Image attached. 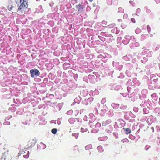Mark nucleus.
<instances>
[{"label":"nucleus","mask_w":160,"mask_h":160,"mask_svg":"<svg viewBox=\"0 0 160 160\" xmlns=\"http://www.w3.org/2000/svg\"><path fill=\"white\" fill-rule=\"evenodd\" d=\"M93 0H88V1L90 2H92Z\"/></svg>","instance_id":"obj_14"},{"label":"nucleus","mask_w":160,"mask_h":160,"mask_svg":"<svg viewBox=\"0 0 160 160\" xmlns=\"http://www.w3.org/2000/svg\"><path fill=\"white\" fill-rule=\"evenodd\" d=\"M131 20L132 21V22H133V23H135V19L134 18H131Z\"/></svg>","instance_id":"obj_9"},{"label":"nucleus","mask_w":160,"mask_h":160,"mask_svg":"<svg viewBox=\"0 0 160 160\" xmlns=\"http://www.w3.org/2000/svg\"><path fill=\"white\" fill-rule=\"evenodd\" d=\"M83 129H82V128H81V131L82 132H83L84 131H83Z\"/></svg>","instance_id":"obj_12"},{"label":"nucleus","mask_w":160,"mask_h":160,"mask_svg":"<svg viewBox=\"0 0 160 160\" xmlns=\"http://www.w3.org/2000/svg\"><path fill=\"white\" fill-rule=\"evenodd\" d=\"M44 1H46L47 0H44Z\"/></svg>","instance_id":"obj_16"},{"label":"nucleus","mask_w":160,"mask_h":160,"mask_svg":"<svg viewBox=\"0 0 160 160\" xmlns=\"http://www.w3.org/2000/svg\"><path fill=\"white\" fill-rule=\"evenodd\" d=\"M30 72L31 74V77L33 78L34 76H38L40 74V72L37 69H32L30 70Z\"/></svg>","instance_id":"obj_2"},{"label":"nucleus","mask_w":160,"mask_h":160,"mask_svg":"<svg viewBox=\"0 0 160 160\" xmlns=\"http://www.w3.org/2000/svg\"><path fill=\"white\" fill-rule=\"evenodd\" d=\"M72 118H70V119H69V122L71 120H72Z\"/></svg>","instance_id":"obj_13"},{"label":"nucleus","mask_w":160,"mask_h":160,"mask_svg":"<svg viewBox=\"0 0 160 160\" xmlns=\"http://www.w3.org/2000/svg\"><path fill=\"white\" fill-rule=\"evenodd\" d=\"M125 131L126 132V133L127 134L130 133L131 132V129L128 128H126Z\"/></svg>","instance_id":"obj_6"},{"label":"nucleus","mask_w":160,"mask_h":160,"mask_svg":"<svg viewBox=\"0 0 160 160\" xmlns=\"http://www.w3.org/2000/svg\"><path fill=\"white\" fill-rule=\"evenodd\" d=\"M118 21L119 22H122V20L121 19H118Z\"/></svg>","instance_id":"obj_11"},{"label":"nucleus","mask_w":160,"mask_h":160,"mask_svg":"<svg viewBox=\"0 0 160 160\" xmlns=\"http://www.w3.org/2000/svg\"><path fill=\"white\" fill-rule=\"evenodd\" d=\"M12 8H13V7H12V8H10V9H12Z\"/></svg>","instance_id":"obj_15"},{"label":"nucleus","mask_w":160,"mask_h":160,"mask_svg":"<svg viewBox=\"0 0 160 160\" xmlns=\"http://www.w3.org/2000/svg\"><path fill=\"white\" fill-rule=\"evenodd\" d=\"M147 28L148 32L151 31V29L150 26L149 25H148L147 26Z\"/></svg>","instance_id":"obj_8"},{"label":"nucleus","mask_w":160,"mask_h":160,"mask_svg":"<svg viewBox=\"0 0 160 160\" xmlns=\"http://www.w3.org/2000/svg\"><path fill=\"white\" fill-rule=\"evenodd\" d=\"M20 2L21 3V5L18 8V9L22 12L28 8V2L25 0H20Z\"/></svg>","instance_id":"obj_1"},{"label":"nucleus","mask_w":160,"mask_h":160,"mask_svg":"<svg viewBox=\"0 0 160 160\" xmlns=\"http://www.w3.org/2000/svg\"><path fill=\"white\" fill-rule=\"evenodd\" d=\"M57 132V130L56 128H53L51 130L52 132L54 134L56 133Z\"/></svg>","instance_id":"obj_7"},{"label":"nucleus","mask_w":160,"mask_h":160,"mask_svg":"<svg viewBox=\"0 0 160 160\" xmlns=\"http://www.w3.org/2000/svg\"><path fill=\"white\" fill-rule=\"evenodd\" d=\"M25 153V152H24V150H21L18 153V156H20L21 154H22L23 155V157L24 158H28L29 157V152L28 151H27L26 155H25L24 154Z\"/></svg>","instance_id":"obj_3"},{"label":"nucleus","mask_w":160,"mask_h":160,"mask_svg":"<svg viewBox=\"0 0 160 160\" xmlns=\"http://www.w3.org/2000/svg\"><path fill=\"white\" fill-rule=\"evenodd\" d=\"M76 7L78 8V11L81 12L83 8V6L81 5L80 3L76 6Z\"/></svg>","instance_id":"obj_5"},{"label":"nucleus","mask_w":160,"mask_h":160,"mask_svg":"<svg viewBox=\"0 0 160 160\" xmlns=\"http://www.w3.org/2000/svg\"><path fill=\"white\" fill-rule=\"evenodd\" d=\"M36 142V141L34 139H32L30 140L28 142V148L29 149L32 147L34 146Z\"/></svg>","instance_id":"obj_4"},{"label":"nucleus","mask_w":160,"mask_h":160,"mask_svg":"<svg viewBox=\"0 0 160 160\" xmlns=\"http://www.w3.org/2000/svg\"><path fill=\"white\" fill-rule=\"evenodd\" d=\"M112 25V27H113L115 26V24L114 23H113V24H111ZM111 25H109V26L110 27V26Z\"/></svg>","instance_id":"obj_10"}]
</instances>
